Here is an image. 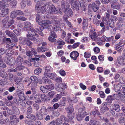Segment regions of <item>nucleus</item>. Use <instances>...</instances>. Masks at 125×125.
Wrapping results in <instances>:
<instances>
[{
  "instance_id": "obj_1",
  "label": "nucleus",
  "mask_w": 125,
  "mask_h": 125,
  "mask_svg": "<svg viewBox=\"0 0 125 125\" xmlns=\"http://www.w3.org/2000/svg\"><path fill=\"white\" fill-rule=\"evenodd\" d=\"M83 0H70L69 3L72 6V8L74 10L78 12L79 10V7L81 6V4L83 2Z\"/></svg>"
},
{
  "instance_id": "obj_2",
  "label": "nucleus",
  "mask_w": 125,
  "mask_h": 125,
  "mask_svg": "<svg viewBox=\"0 0 125 125\" xmlns=\"http://www.w3.org/2000/svg\"><path fill=\"white\" fill-rule=\"evenodd\" d=\"M56 18V17L53 16L52 20V22L55 24V25L53 26L52 28V31H56L59 30L61 29L59 27V25H60V22L61 21H59L57 20Z\"/></svg>"
},
{
  "instance_id": "obj_3",
  "label": "nucleus",
  "mask_w": 125,
  "mask_h": 125,
  "mask_svg": "<svg viewBox=\"0 0 125 125\" xmlns=\"http://www.w3.org/2000/svg\"><path fill=\"white\" fill-rule=\"evenodd\" d=\"M50 3H47L45 5V7H47L46 13L47 14L56 13L57 12L56 9L54 6L52 5L51 6L49 5Z\"/></svg>"
},
{
  "instance_id": "obj_4",
  "label": "nucleus",
  "mask_w": 125,
  "mask_h": 125,
  "mask_svg": "<svg viewBox=\"0 0 125 125\" xmlns=\"http://www.w3.org/2000/svg\"><path fill=\"white\" fill-rule=\"evenodd\" d=\"M85 108V107L83 106V108H81L78 109V112L81 114H78L76 118L78 121L82 120L84 117L87 115V113L84 110Z\"/></svg>"
},
{
  "instance_id": "obj_5",
  "label": "nucleus",
  "mask_w": 125,
  "mask_h": 125,
  "mask_svg": "<svg viewBox=\"0 0 125 125\" xmlns=\"http://www.w3.org/2000/svg\"><path fill=\"white\" fill-rule=\"evenodd\" d=\"M100 3L99 0H97L92 3V5L91 4L89 5V6H92L93 10L94 12H96L98 10Z\"/></svg>"
},
{
  "instance_id": "obj_6",
  "label": "nucleus",
  "mask_w": 125,
  "mask_h": 125,
  "mask_svg": "<svg viewBox=\"0 0 125 125\" xmlns=\"http://www.w3.org/2000/svg\"><path fill=\"white\" fill-rule=\"evenodd\" d=\"M90 35V37L93 40L96 41L98 39L99 41L101 40L100 39H98V35L95 31L91 30Z\"/></svg>"
},
{
  "instance_id": "obj_7",
  "label": "nucleus",
  "mask_w": 125,
  "mask_h": 125,
  "mask_svg": "<svg viewBox=\"0 0 125 125\" xmlns=\"http://www.w3.org/2000/svg\"><path fill=\"white\" fill-rule=\"evenodd\" d=\"M10 119L11 120V124L12 125H15L19 121V119L15 115L10 116Z\"/></svg>"
},
{
  "instance_id": "obj_8",
  "label": "nucleus",
  "mask_w": 125,
  "mask_h": 125,
  "mask_svg": "<svg viewBox=\"0 0 125 125\" xmlns=\"http://www.w3.org/2000/svg\"><path fill=\"white\" fill-rule=\"evenodd\" d=\"M5 33L7 35L10 37L12 38L13 39H14L13 38H14L15 39L14 40L15 41H17L18 39L16 36L13 32L9 31V30H7L6 31Z\"/></svg>"
},
{
  "instance_id": "obj_9",
  "label": "nucleus",
  "mask_w": 125,
  "mask_h": 125,
  "mask_svg": "<svg viewBox=\"0 0 125 125\" xmlns=\"http://www.w3.org/2000/svg\"><path fill=\"white\" fill-rule=\"evenodd\" d=\"M45 71L44 72V75L45 76L50 75V73L52 71V69L49 66H47L45 68Z\"/></svg>"
},
{
  "instance_id": "obj_10",
  "label": "nucleus",
  "mask_w": 125,
  "mask_h": 125,
  "mask_svg": "<svg viewBox=\"0 0 125 125\" xmlns=\"http://www.w3.org/2000/svg\"><path fill=\"white\" fill-rule=\"evenodd\" d=\"M36 32L37 31H35V30L32 28H30L28 31V35L33 36L35 35L37 37H38V34L36 33Z\"/></svg>"
},
{
  "instance_id": "obj_11",
  "label": "nucleus",
  "mask_w": 125,
  "mask_h": 125,
  "mask_svg": "<svg viewBox=\"0 0 125 125\" xmlns=\"http://www.w3.org/2000/svg\"><path fill=\"white\" fill-rule=\"evenodd\" d=\"M79 55V54L77 51H74L70 53V56L71 58L74 60H76Z\"/></svg>"
},
{
  "instance_id": "obj_12",
  "label": "nucleus",
  "mask_w": 125,
  "mask_h": 125,
  "mask_svg": "<svg viewBox=\"0 0 125 125\" xmlns=\"http://www.w3.org/2000/svg\"><path fill=\"white\" fill-rule=\"evenodd\" d=\"M51 23V21L48 20H44L40 22L39 25L47 27L49 26Z\"/></svg>"
},
{
  "instance_id": "obj_13",
  "label": "nucleus",
  "mask_w": 125,
  "mask_h": 125,
  "mask_svg": "<svg viewBox=\"0 0 125 125\" xmlns=\"http://www.w3.org/2000/svg\"><path fill=\"white\" fill-rule=\"evenodd\" d=\"M64 12L65 14L70 16L73 15V12L72 10L70 8V7L65 8L64 9Z\"/></svg>"
},
{
  "instance_id": "obj_14",
  "label": "nucleus",
  "mask_w": 125,
  "mask_h": 125,
  "mask_svg": "<svg viewBox=\"0 0 125 125\" xmlns=\"http://www.w3.org/2000/svg\"><path fill=\"white\" fill-rule=\"evenodd\" d=\"M111 7L112 8L119 10H120V4L118 2H114L113 3L111 4Z\"/></svg>"
},
{
  "instance_id": "obj_15",
  "label": "nucleus",
  "mask_w": 125,
  "mask_h": 125,
  "mask_svg": "<svg viewBox=\"0 0 125 125\" xmlns=\"http://www.w3.org/2000/svg\"><path fill=\"white\" fill-rule=\"evenodd\" d=\"M61 7L64 9L65 8L69 7V5L68 2L64 1V0H62L61 3Z\"/></svg>"
},
{
  "instance_id": "obj_16",
  "label": "nucleus",
  "mask_w": 125,
  "mask_h": 125,
  "mask_svg": "<svg viewBox=\"0 0 125 125\" xmlns=\"http://www.w3.org/2000/svg\"><path fill=\"white\" fill-rule=\"evenodd\" d=\"M39 112L44 115H45L47 114L46 108L45 106H44L41 107Z\"/></svg>"
},
{
  "instance_id": "obj_17",
  "label": "nucleus",
  "mask_w": 125,
  "mask_h": 125,
  "mask_svg": "<svg viewBox=\"0 0 125 125\" xmlns=\"http://www.w3.org/2000/svg\"><path fill=\"white\" fill-rule=\"evenodd\" d=\"M6 64L10 66H13L16 63L15 62V60L13 59H10L9 58H7V61L6 62Z\"/></svg>"
},
{
  "instance_id": "obj_18",
  "label": "nucleus",
  "mask_w": 125,
  "mask_h": 125,
  "mask_svg": "<svg viewBox=\"0 0 125 125\" xmlns=\"http://www.w3.org/2000/svg\"><path fill=\"white\" fill-rule=\"evenodd\" d=\"M13 51L11 48H9L5 50V54L6 55L10 57L12 55Z\"/></svg>"
},
{
  "instance_id": "obj_19",
  "label": "nucleus",
  "mask_w": 125,
  "mask_h": 125,
  "mask_svg": "<svg viewBox=\"0 0 125 125\" xmlns=\"http://www.w3.org/2000/svg\"><path fill=\"white\" fill-rule=\"evenodd\" d=\"M25 68L24 66H23L22 64H18L16 65V69L17 71L22 70Z\"/></svg>"
},
{
  "instance_id": "obj_20",
  "label": "nucleus",
  "mask_w": 125,
  "mask_h": 125,
  "mask_svg": "<svg viewBox=\"0 0 125 125\" xmlns=\"http://www.w3.org/2000/svg\"><path fill=\"white\" fill-rule=\"evenodd\" d=\"M90 122L89 125H101L100 122L96 120H90Z\"/></svg>"
},
{
  "instance_id": "obj_21",
  "label": "nucleus",
  "mask_w": 125,
  "mask_h": 125,
  "mask_svg": "<svg viewBox=\"0 0 125 125\" xmlns=\"http://www.w3.org/2000/svg\"><path fill=\"white\" fill-rule=\"evenodd\" d=\"M117 63L120 65L124 64V59L122 56L118 57L117 58Z\"/></svg>"
},
{
  "instance_id": "obj_22",
  "label": "nucleus",
  "mask_w": 125,
  "mask_h": 125,
  "mask_svg": "<svg viewBox=\"0 0 125 125\" xmlns=\"http://www.w3.org/2000/svg\"><path fill=\"white\" fill-rule=\"evenodd\" d=\"M88 21L84 19L83 20V22L82 23V27L84 29H86L88 27Z\"/></svg>"
},
{
  "instance_id": "obj_23",
  "label": "nucleus",
  "mask_w": 125,
  "mask_h": 125,
  "mask_svg": "<svg viewBox=\"0 0 125 125\" xmlns=\"http://www.w3.org/2000/svg\"><path fill=\"white\" fill-rule=\"evenodd\" d=\"M122 85L121 83H118L117 85H114V88L115 91L116 92L119 91L121 88Z\"/></svg>"
},
{
  "instance_id": "obj_24",
  "label": "nucleus",
  "mask_w": 125,
  "mask_h": 125,
  "mask_svg": "<svg viewBox=\"0 0 125 125\" xmlns=\"http://www.w3.org/2000/svg\"><path fill=\"white\" fill-rule=\"evenodd\" d=\"M19 42L23 45L26 44V41L27 38H23L22 37H20L19 38Z\"/></svg>"
},
{
  "instance_id": "obj_25",
  "label": "nucleus",
  "mask_w": 125,
  "mask_h": 125,
  "mask_svg": "<svg viewBox=\"0 0 125 125\" xmlns=\"http://www.w3.org/2000/svg\"><path fill=\"white\" fill-rule=\"evenodd\" d=\"M23 61V58L21 56L19 55L18 56L15 60V62L16 63H21Z\"/></svg>"
},
{
  "instance_id": "obj_26",
  "label": "nucleus",
  "mask_w": 125,
  "mask_h": 125,
  "mask_svg": "<svg viewBox=\"0 0 125 125\" xmlns=\"http://www.w3.org/2000/svg\"><path fill=\"white\" fill-rule=\"evenodd\" d=\"M9 9L8 8H6L5 10H2L0 16L2 17H4L8 13Z\"/></svg>"
},
{
  "instance_id": "obj_27",
  "label": "nucleus",
  "mask_w": 125,
  "mask_h": 125,
  "mask_svg": "<svg viewBox=\"0 0 125 125\" xmlns=\"http://www.w3.org/2000/svg\"><path fill=\"white\" fill-rule=\"evenodd\" d=\"M65 109L68 113H72L74 111L72 104H70L69 107L65 108Z\"/></svg>"
},
{
  "instance_id": "obj_28",
  "label": "nucleus",
  "mask_w": 125,
  "mask_h": 125,
  "mask_svg": "<svg viewBox=\"0 0 125 125\" xmlns=\"http://www.w3.org/2000/svg\"><path fill=\"white\" fill-rule=\"evenodd\" d=\"M47 77H43L42 79V81L44 83L46 84L47 83H51V80L47 78Z\"/></svg>"
},
{
  "instance_id": "obj_29",
  "label": "nucleus",
  "mask_w": 125,
  "mask_h": 125,
  "mask_svg": "<svg viewBox=\"0 0 125 125\" xmlns=\"http://www.w3.org/2000/svg\"><path fill=\"white\" fill-rule=\"evenodd\" d=\"M54 85L53 83L50 84L46 85V89L48 91H50L54 89Z\"/></svg>"
},
{
  "instance_id": "obj_30",
  "label": "nucleus",
  "mask_w": 125,
  "mask_h": 125,
  "mask_svg": "<svg viewBox=\"0 0 125 125\" xmlns=\"http://www.w3.org/2000/svg\"><path fill=\"white\" fill-rule=\"evenodd\" d=\"M24 95L21 92L19 93L18 94V96L19 97V101L21 102V101H22V100H24L25 99V98L23 95Z\"/></svg>"
},
{
  "instance_id": "obj_31",
  "label": "nucleus",
  "mask_w": 125,
  "mask_h": 125,
  "mask_svg": "<svg viewBox=\"0 0 125 125\" xmlns=\"http://www.w3.org/2000/svg\"><path fill=\"white\" fill-rule=\"evenodd\" d=\"M0 6L7 7L9 6L8 3L6 2V0H1L0 2Z\"/></svg>"
},
{
  "instance_id": "obj_32",
  "label": "nucleus",
  "mask_w": 125,
  "mask_h": 125,
  "mask_svg": "<svg viewBox=\"0 0 125 125\" xmlns=\"http://www.w3.org/2000/svg\"><path fill=\"white\" fill-rule=\"evenodd\" d=\"M42 71V70L39 67H37L36 68L34 71V73L36 75H38Z\"/></svg>"
},
{
  "instance_id": "obj_33",
  "label": "nucleus",
  "mask_w": 125,
  "mask_h": 125,
  "mask_svg": "<svg viewBox=\"0 0 125 125\" xmlns=\"http://www.w3.org/2000/svg\"><path fill=\"white\" fill-rule=\"evenodd\" d=\"M36 115L37 117L39 120H42L43 118V116L42 115L40 112H37L36 114Z\"/></svg>"
},
{
  "instance_id": "obj_34",
  "label": "nucleus",
  "mask_w": 125,
  "mask_h": 125,
  "mask_svg": "<svg viewBox=\"0 0 125 125\" xmlns=\"http://www.w3.org/2000/svg\"><path fill=\"white\" fill-rule=\"evenodd\" d=\"M9 18V17H7L2 20V24L3 27H5L6 26V23L8 21Z\"/></svg>"
},
{
  "instance_id": "obj_35",
  "label": "nucleus",
  "mask_w": 125,
  "mask_h": 125,
  "mask_svg": "<svg viewBox=\"0 0 125 125\" xmlns=\"http://www.w3.org/2000/svg\"><path fill=\"white\" fill-rule=\"evenodd\" d=\"M7 76V74L6 73L2 70H0V76L4 78Z\"/></svg>"
},
{
  "instance_id": "obj_36",
  "label": "nucleus",
  "mask_w": 125,
  "mask_h": 125,
  "mask_svg": "<svg viewBox=\"0 0 125 125\" xmlns=\"http://www.w3.org/2000/svg\"><path fill=\"white\" fill-rule=\"evenodd\" d=\"M42 9H41V7L40 4H36L35 7V10L36 11L38 12H41V11Z\"/></svg>"
},
{
  "instance_id": "obj_37",
  "label": "nucleus",
  "mask_w": 125,
  "mask_h": 125,
  "mask_svg": "<svg viewBox=\"0 0 125 125\" xmlns=\"http://www.w3.org/2000/svg\"><path fill=\"white\" fill-rule=\"evenodd\" d=\"M101 21V20H98L96 17H94L93 19V22L95 24H99Z\"/></svg>"
},
{
  "instance_id": "obj_38",
  "label": "nucleus",
  "mask_w": 125,
  "mask_h": 125,
  "mask_svg": "<svg viewBox=\"0 0 125 125\" xmlns=\"http://www.w3.org/2000/svg\"><path fill=\"white\" fill-rule=\"evenodd\" d=\"M50 75L48 74V75H49L46 76L45 77H49L51 79H54V78L56 76V74L54 73H50Z\"/></svg>"
},
{
  "instance_id": "obj_39",
  "label": "nucleus",
  "mask_w": 125,
  "mask_h": 125,
  "mask_svg": "<svg viewBox=\"0 0 125 125\" xmlns=\"http://www.w3.org/2000/svg\"><path fill=\"white\" fill-rule=\"evenodd\" d=\"M114 109L117 112H119L120 111L119 105L117 104H115Z\"/></svg>"
},
{
  "instance_id": "obj_40",
  "label": "nucleus",
  "mask_w": 125,
  "mask_h": 125,
  "mask_svg": "<svg viewBox=\"0 0 125 125\" xmlns=\"http://www.w3.org/2000/svg\"><path fill=\"white\" fill-rule=\"evenodd\" d=\"M30 79L32 82H38V78L35 76H31L30 78Z\"/></svg>"
},
{
  "instance_id": "obj_41",
  "label": "nucleus",
  "mask_w": 125,
  "mask_h": 125,
  "mask_svg": "<svg viewBox=\"0 0 125 125\" xmlns=\"http://www.w3.org/2000/svg\"><path fill=\"white\" fill-rule=\"evenodd\" d=\"M114 100V99L113 97L111 95H109L106 99V100L109 103H112V101Z\"/></svg>"
},
{
  "instance_id": "obj_42",
  "label": "nucleus",
  "mask_w": 125,
  "mask_h": 125,
  "mask_svg": "<svg viewBox=\"0 0 125 125\" xmlns=\"http://www.w3.org/2000/svg\"><path fill=\"white\" fill-rule=\"evenodd\" d=\"M59 118L61 120H62V122L64 121H65L67 122L69 121V120L64 115H62Z\"/></svg>"
},
{
  "instance_id": "obj_43",
  "label": "nucleus",
  "mask_w": 125,
  "mask_h": 125,
  "mask_svg": "<svg viewBox=\"0 0 125 125\" xmlns=\"http://www.w3.org/2000/svg\"><path fill=\"white\" fill-rule=\"evenodd\" d=\"M17 26L18 29H20L21 31L22 30L24 27L23 24L20 23L18 24Z\"/></svg>"
},
{
  "instance_id": "obj_44",
  "label": "nucleus",
  "mask_w": 125,
  "mask_h": 125,
  "mask_svg": "<svg viewBox=\"0 0 125 125\" xmlns=\"http://www.w3.org/2000/svg\"><path fill=\"white\" fill-rule=\"evenodd\" d=\"M55 94V92L51 91L48 93V95L50 98H52Z\"/></svg>"
},
{
  "instance_id": "obj_45",
  "label": "nucleus",
  "mask_w": 125,
  "mask_h": 125,
  "mask_svg": "<svg viewBox=\"0 0 125 125\" xmlns=\"http://www.w3.org/2000/svg\"><path fill=\"white\" fill-rule=\"evenodd\" d=\"M26 1L25 0H23L21 3V8L23 9L26 6Z\"/></svg>"
},
{
  "instance_id": "obj_46",
  "label": "nucleus",
  "mask_w": 125,
  "mask_h": 125,
  "mask_svg": "<svg viewBox=\"0 0 125 125\" xmlns=\"http://www.w3.org/2000/svg\"><path fill=\"white\" fill-rule=\"evenodd\" d=\"M16 19L18 20H19L22 21H26L27 20V18L23 16H20L17 17L16 18Z\"/></svg>"
},
{
  "instance_id": "obj_47",
  "label": "nucleus",
  "mask_w": 125,
  "mask_h": 125,
  "mask_svg": "<svg viewBox=\"0 0 125 125\" xmlns=\"http://www.w3.org/2000/svg\"><path fill=\"white\" fill-rule=\"evenodd\" d=\"M17 3V1L15 0H14L11 2V6L13 8H15Z\"/></svg>"
},
{
  "instance_id": "obj_48",
  "label": "nucleus",
  "mask_w": 125,
  "mask_h": 125,
  "mask_svg": "<svg viewBox=\"0 0 125 125\" xmlns=\"http://www.w3.org/2000/svg\"><path fill=\"white\" fill-rule=\"evenodd\" d=\"M16 10H15L11 12L10 16L11 18H14L16 17Z\"/></svg>"
},
{
  "instance_id": "obj_49",
  "label": "nucleus",
  "mask_w": 125,
  "mask_h": 125,
  "mask_svg": "<svg viewBox=\"0 0 125 125\" xmlns=\"http://www.w3.org/2000/svg\"><path fill=\"white\" fill-rule=\"evenodd\" d=\"M27 118L34 120H36L35 116L33 114H31L27 115Z\"/></svg>"
},
{
  "instance_id": "obj_50",
  "label": "nucleus",
  "mask_w": 125,
  "mask_h": 125,
  "mask_svg": "<svg viewBox=\"0 0 125 125\" xmlns=\"http://www.w3.org/2000/svg\"><path fill=\"white\" fill-rule=\"evenodd\" d=\"M55 38L49 36L48 38V40L51 42L55 43L56 42Z\"/></svg>"
},
{
  "instance_id": "obj_51",
  "label": "nucleus",
  "mask_w": 125,
  "mask_h": 125,
  "mask_svg": "<svg viewBox=\"0 0 125 125\" xmlns=\"http://www.w3.org/2000/svg\"><path fill=\"white\" fill-rule=\"evenodd\" d=\"M109 25L112 28H113L115 27V23L113 21H111L109 22Z\"/></svg>"
},
{
  "instance_id": "obj_52",
  "label": "nucleus",
  "mask_w": 125,
  "mask_h": 125,
  "mask_svg": "<svg viewBox=\"0 0 125 125\" xmlns=\"http://www.w3.org/2000/svg\"><path fill=\"white\" fill-rule=\"evenodd\" d=\"M42 43V39L40 38H38L37 39H36V40L35 43L39 46Z\"/></svg>"
},
{
  "instance_id": "obj_53",
  "label": "nucleus",
  "mask_w": 125,
  "mask_h": 125,
  "mask_svg": "<svg viewBox=\"0 0 125 125\" xmlns=\"http://www.w3.org/2000/svg\"><path fill=\"white\" fill-rule=\"evenodd\" d=\"M16 44V43L14 42H11V41L8 44L9 45V48H11V47H12L14 46Z\"/></svg>"
},
{
  "instance_id": "obj_54",
  "label": "nucleus",
  "mask_w": 125,
  "mask_h": 125,
  "mask_svg": "<svg viewBox=\"0 0 125 125\" xmlns=\"http://www.w3.org/2000/svg\"><path fill=\"white\" fill-rule=\"evenodd\" d=\"M12 109L14 110V112L15 114H18L19 113V112L18 109L15 106L12 107Z\"/></svg>"
},
{
  "instance_id": "obj_55",
  "label": "nucleus",
  "mask_w": 125,
  "mask_h": 125,
  "mask_svg": "<svg viewBox=\"0 0 125 125\" xmlns=\"http://www.w3.org/2000/svg\"><path fill=\"white\" fill-rule=\"evenodd\" d=\"M98 58L101 62H102L104 59V56L103 55H101L98 56Z\"/></svg>"
},
{
  "instance_id": "obj_56",
  "label": "nucleus",
  "mask_w": 125,
  "mask_h": 125,
  "mask_svg": "<svg viewBox=\"0 0 125 125\" xmlns=\"http://www.w3.org/2000/svg\"><path fill=\"white\" fill-rule=\"evenodd\" d=\"M100 97L102 98H104L105 97V94L104 92L103 91H100L99 93Z\"/></svg>"
},
{
  "instance_id": "obj_57",
  "label": "nucleus",
  "mask_w": 125,
  "mask_h": 125,
  "mask_svg": "<svg viewBox=\"0 0 125 125\" xmlns=\"http://www.w3.org/2000/svg\"><path fill=\"white\" fill-rule=\"evenodd\" d=\"M55 121L56 125H61L62 123V120H61L59 118L56 119Z\"/></svg>"
},
{
  "instance_id": "obj_58",
  "label": "nucleus",
  "mask_w": 125,
  "mask_h": 125,
  "mask_svg": "<svg viewBox=\"0 0 125 125\" xmlns=\"http://www.w3.org/2000/svg\"><path fill=\"white\" fill-rule=\"evenodd\" d=\"M118 122L120 123L125 122V118L121 117L118 120Z\"/></svg>"
},
{
  "instance_id": "obj_59",
  "label": "nucleus",
  "mask_w": 125,
  "mask_h": 125,
  "mask_svg": "<svg viewBox=\"0 0 125 125\" xmlns=\"http://www.w3.org/2000/svg\"><path fill=\"white\" fill-rule=\"evenodd\" d=\"M50 35L53 38H56L57 36L56 34L55 33L54 31H52Z\"/></svg>"
},
{
  "instance_id": "obj_60",
  "label": "nucleus",
  "mask_w": 125,
  "mask_h": 125,
  "mask_svg": "<svg viewBox=\"0 0 125 125\" xmlns=\"http://www.w3.org/2000/svg\"><path fill=\"white\" fill-rule=\"evenodd\" d=\"M36 21L38 22L40 21L42 19L41 16L39 14H36Z\"/></svg>"
},
{
  "instance_id": "obj_61",
  "label": "nucleus",
  "mask_w": 125,
  "mask_h": 125,
  "mask_svg": "<svg viewBox=\"0 0 125 125\" xmlns=\"http://www.w3.org/2000/svg\"><path fill=\"white\" fill-rule=\"evenodd\" d=\"M124 80H125L123 79V78L122 77H121L119 78V79H118L117 81L120 82L118 83H121L122 85V84H124Z\"/></svg>"
},
{
  "instance_id": "obj_62",
  "label": "nucleus",
  "mask_w": 125,
  "mask_h": 125,
  "mask_svg": "<svg viewBox=\"0 0 125 125\" xmlns=\"http://www.w3.org/2000/svg\"><path fill=\"white\" fill-rule=\"evenodd\" d=\"M57 42L58 45L62 46L65 44V42L64 41L62 40L60 41L59 39L58 40Z\"/></svg>"
},
{
  "instance_id": "obj_63",
  "label": "nucleus",
  "mask_w": 125,
  "mask_h": 125,
  "mask_svg": "<svg viewBox=\"0 0 125 125\" xmlns=\"http://www.w3.org/2000/svg\"><path fill=\"white\" fill-rule=\"evenodd\" d=\"M31 25L29 22H26L25 23V28H29L31 27Z\"/></svg>"
},
{
  "instance_id": "obj_64",
  "label": "nucleus",
  "mask_w": 125,
  "mask_h": 125,
  "mask_svg": "<svg viewBox=\"0 0 125 125\" xmlns=\"http://www.w3.org/2000/svg\"><path fill=\"white\" fill-rule=\"evenodd\" d=\"M56 89L57 91L59 92L61 91L64 90V89L62 86L61 87L60 85H58L57 87L56 88Z\"/></svg>"
}]
</instances>
